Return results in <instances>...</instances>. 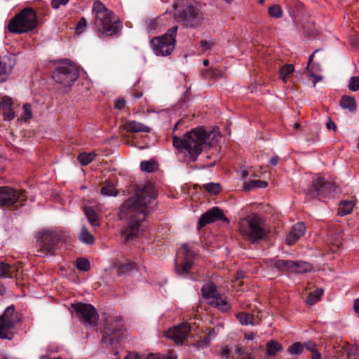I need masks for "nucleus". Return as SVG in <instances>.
Instances as JSON below:
<instances>
[{
  "instance_id": "6ab92c4d",
  "label": "nucleus",
  "mask_w": 359,
  "mask_h": 359,
  "mask_svg": "<svg viewBox=\"0 0 359 359\" xmlns=\"http://www.w3.org/2000/svg\"><path fill=\"white\" fill-rule=\"evenodd\" d=\"M114 267L116 269V274L118 276H128L133 271L137 269V264L134 262H116L114 264Z\"/></svg>"
},
{
  "instance_id": "c756f323",
  "label": "nucleus",
  "mask_w": 359,
  "mask_h": 359,
  "mask_svg": "<svg viewBox=\"0 0 359 359\" xmlns=\"http://www.w3.org/2000/svg\"><path fill=\"white\" fill-rule=\"evenodd\" d=\"M282 349L281 344L275 340H271L266 344V353L269 356L275 355Z\"/></svg>"
},
{
  "instance_id": "6e6552de",
  "label": "nucleus",
  "mask_w": 359,
  "mask_h": 359,
  "mask_svg": "<svg viewBox=\"0 0 359 359\" xmlns=\"http://www.w3.org/2000/svg\"><path fill=\"white\" fill-rule=\"evenodd\" d=\"M123 327L120 318H107L102 331L101 343L108 348L115 347L123 339Z\"/></svg>"
},
{
  "instance_id": "1a4fd4ad",
  "label": "nucleus",
  "mask_w": 359,
  "mask_h": 359,
  "mask_svg": "<svg viewBox=\"0 0 359 359\" xmlns=\"http://www.w3.org/2000/svg\"><path fill=\"white\" fill-rule=\"evenodd\" d=\"M20 320L21 315L15 312L14 306L7 307L0 316V338L11 340L16 331L15 325Z\"/></svg>"
},
{
  "instance_id": "5701e85b",
  "label": "nucleus",
  "mask_w": 359,
  "mask_h": 359,
  "mask_svg": "<svg viewBox=\"0 0 359 359\" xmlns=\"http://www.w3.org/2000/svg\"><path fill=\"white\" fill-rule=\"evenodd\" d=\"M340 106L348 110L350 112H354L357 109V104L353 97L350 95H343L340 100Z\"/></svg>"
},
{
  "instance_id": "c85d7f7f",
  "label": "nucleus",
  "mask_w": 359,
  "mask_h": 359,
  "mask_svg": "<svg viewBox=\"0 0 359 359\" xmlns=\"http://www.w3.org/2000/svg\"><path fill=\"white\" fill-rule=\"evenodd\" d=\"M354 207L352 201H344L339 203L338 208V214L341 216L346 215L351 212Z\"/></svg>"
},
{
  "instance_id": "7c9ffc66",
  "label": "nucleus",
  "mask_w": 359,
  "mask_h": 359,
  "mask_svg": "<svg viewBox=\"0 0 359 359\" xmlns=\"http://www.w3.org/2000/svg\"><path fill=\"white\" fill-rule=\"evenodd\" d=\"M323 293L324 290L323 288L316 289L315 291L309 294L306 302L309 305H313L320 299Z\"/></svg>"
},
{
  "instance_id": "09e8293b",
  "label": "nucleus",
  "mask_w": 359,
  "mask_h": 359,
  "mask_svg": "<svg viewBox=\"0 0 359 359\" xmlns=\"http://www.w3.org/2000/svg\"><path fill=\"white\" fill-rule=\"evenodd\" d=\"M86 25H87L86 20L85 19L84 17H81L76 25V27H75L76 33L77 34H80L81 33H82L83 31V29L86 27Z\"/></svg>"
},
{
  "instance_id": "412c9836",
  "label": "nucleus",
  "mask_w": 359,
  "mask_h": 359,
  "mask_svg": "<svg viewBox=\"0 0 359 359\" xmlns=\"http://www.w3.org/2000/svg\"><path fill=\"white\" fill-rule=\"evenodd\" d=\"M293 261L275 259L272 260L271 266L280 272H291L292 269Z\"/></svg>"
},
{
  "instance_id": "680f3d73",
  "label": "nucleus",
  "mask_w": 359,
  "mask_h": 359,
  "mask_svg": "<svg viewBox=\"0 0 359 359\" xmlns=\"http://www.w3.org/2000/svg\"><path fill=\"white\" fill-rule=\"evenodd\" d=\"M306 348L311 352L316 350V344L312 341H309L304 344Z\"/></svg>"
},
{
  "instance_id": "338daca9",
  "label": "nucleus",
  "mask_w": 359,
  "mask_h": 359,
  "mask_svg": "<svg viewBox=\"0 0 359 359\" xmlns=\"http://www.w3.org/2000/svg\"><path fill=\"white\" fill-rule=\"evenodd\" d=\"M354 311L356 313L359 314V298L354 301Z\"/></svg>"
},
{
  "instance_id": "0e129e2a",
  "label": "nucleus",
  "mask_w": 359,
  "mask_h": 359,
  "mask_svg": "<svg viewBox=\"0 0 359 359\" xmlns=\"http://www.w3.org/2000/svg\"><path fill=\"white\" fill-rule=\"evenodd\" d=\"M131 94H132V96H133L134 98H135V99H139V98H140V97L142 96V95H143L142 92L138 91V90H136V89H133V90H132Z\"/></svg>"
},
{
  "instance_id": "f03ea898",
  "label": "nucleus",
  "mask_w": 359,
  "mask_h": 359,
  "mask_svg": "<svg viewBox=\"0 0 359 359\" xmlns=\"http://www.w3.org/2000/svg\"><path fill=\"white\" fill-rule=\"evenodd\" d=\"M92 13L94 29L100 36H114L121 32L122 26L119 18L101 1L93 2Z\"/></svg>"
},
{
  "instance_id": "5fc2aeb1",
  "label": "nucleus",
  "mask_w": 359,
  "mask_h": 359,
  "mask_svg": "<svg viewBox=\"0 0 359 359\" xmlns=\"http://www.w3.org/2000/svg\"><path fill=\"white\" fill-rule=\"evenodd\" d=\"M3 115L5 120L11 121L15 118V113L13 111L12 109L9 110H6L3 111Z\"/></svg>"
},
{
  "instance_id": "b1692460",
  "label": "nucleus",
  "mask_w": 359,
  "mask_h": 359,
  "mask_svg": "<svg viewBox=\"0 0 359 359\" xmlns=\"http://www.w3.org/2000/svg\"><path fill=\"white\" fill-rule=\"evenodd\" d=\"M313 266L306 262L293 261L292 269L291 272L296 273H305L311 271Z\"/></svg>"
},
{
  "instance_id": "72a5a7b5",
  "label": "nucleus",
  "mask_w": 359,
  "mask_h": 359,
  "mask_svg": "<svg viewBox=\"0 0 359 359\" xmlns=\"http://www.w3.org/2000/svg\"><path fill=\"white\" fill-rule=\"evenodd\" d=\"M236 318L243 325H248L253 324L254 317L252 314L245 312H239L236 315Z\"/></svg>"
},
{
  "instance_id": "603ef678",
  "label": "nucleus",
  "mask_w": 359,
  "mask_h": 359,
  "mask_svg": "<svg viewBox=\"0 0 359 359\" xmlns=\"http://www.w3.org/2000/svg\"><path fill=\"white\" fill-rule=\"evenodd\" d=\"M69 0H52L51 6L54 9H57L61 5H66Z\"/></svg>"
},
{
  "instance_id": "13d9d810",
  "label": "nucleus",
  "mask_w": 359,
  "mask_h": 359,
  "mask_svg": "<svg viewBox=\"0 0 359 359\" xmlns=\"http://www.w3.org/2000/svg\"><path fill=\"white\" fill-rule=\"evenodd\" d=\"M208 332L205 338L209 339V341H210V340L212 339H214L217 333L215 332V330L214 328L208 329Z\"/></svg>"
},
{
  "instance_id": "4d7b16f0",
  "label": "nucleus",
  "mask_w": 359,
  "mask_h": 359,
  "mask_svg": "<svg viewBox=\"0 0 359 359\" xmlns=\"http://www.w3.org/2000/svg\"><path fill=\"white\" fill-rule=\"evenodd\" d=\"M177 356L172 350H170L167 355L161 354V359H177Z\"/></svg>"
},
{
  "instance_id": "a211bd4d",
  "label": "nucleus",
  "mask_w": 359,
  "mask_h": 359,
  "mask_svg": "<svg viewBox=\"0 0 359 359\" xmlns=\"http://www.w3.org/2000/svg\"><path fill=\"white\" fill-rule=\"evenodd\" d=\"M306 231V227L303 222H298L292 226L286 237V243L293 245L302 237Z\"/></svg>"
},
{
  "instance_id": "393cba45",
  "label": "nucleus",
  "mask_w": 359,
  "mask_h": 359,
  "mask_svg": "<svg viewBox=\"0 0 359 359\" xmlns=\"http://www.w3.org/2000/svg\"><path fill=\"white\" fill-rule=\"evenodd\" d=\"M85 215L89 222V223L93 226H100V219L92 207H85L84 208Z\"/></svg>"
},
{
  "instance_id": "79ce46f5",
  "label": "nucleus",
  "mask_w": 359,
  "mask_h": 359,
  "mask_svg": "<svg viewBox=\"0 0 359 359\" xmlns=\"http://www.w3.org/2000/svg\"><path fill=\"white\" fill-rule=\"evenodd\" d=\"M330 243L337 249L342 245V237L340 233H334L329 238Z\"/></svg>"
},
{
  "instance_id": "052dcab7",
  "label": "nucleus",
  "mask_w": 359,
  "mask_h": 359,
  "mask_svg": "<svg viewBox=\"0 0 359 359\" xmlns=\"http://www.w3.org/2000/svg\"><path fill=\"white\" fill-rule=\"evenodd\" d=\"M279 157L278 156H273L271 158L269 161V165L272 167L277 165L279 161Z\"/></svg>"
},
{
  "instance_id": "69168bd1",
  "label": "nucleus",
  "mask_w": 359,
  "mask_h": 359,
  "mask_svg": "<svg viewBox=\"0 0 359 359\" xmlns=\"http://www.w3.org/2000/svg\"><path fill=\"white\" fill-rule=\"evenodd\" d=\"M320 353L316 351V350L311 352V359H320Z\"/></svg>"
},
{
  "instance_id": "dca6fc26",
  "label": "nucleus",
  "mask_w": 359,
  "mask_h": 359,
  "mask_svg": "<svg viewBox=\"0 0 359 359\" xmlns=\"http://www.w3.org/2000/svg\"><path fill=\"white\" fill-rule=\"evenodd\" d=\"M184 249V259L180 264L175 262V270L177 274L184 276L189 273L194 264V252L186 243L182 245Z\"/></svg>"
},
{
  "instance_id": "49530a36",
  "label": "nucleus",
  "mask_w": 359,
  "mask_h": 359,
  "mask_svg": "<svg viewBox=\"0 0 359 359\" xmlns=\"http://www.w3.org/2000/svg\"><path fill=\"white\" fill-rule=\"evenodd\" d=\"M13 104L12 99L8 96H4L0 102V109L4 111L11 109Z\"/></svg>"
},
{
  "instance_id": "20e7f679",
  "label": "nucleus",
  "mask_w": 359,
  "mask_h": 359,
  "mask_svg": "<svg viewBox=\"0 0 359 359\" xmlns=\"http://www.w3.org/2000/svg\"><path fill=\"white\" fill-rule=\"evenodd\" d=\"M37 25L36 11L32 8L27 7L11 19L8 24V29L13 34H22L32 31Z\"/></svg>"
},
{
  "instance_id": "864d4df0",
  "label": "nucleus",
  "mask_w": 359,
  "mask_h": 359,
  "mask_svg": "<svg viewBox=\"0 0 359 359\" xmlns=\"http://www.w3.org/2000/svg\"><path fill=\"white\" fill-rule=\"evenodd\" d=\"M220 355L226 359H233V356L231 355L230 349L228 346H225L220 352Z\"/></svg>"
},
{
  "instance_id": "c03bdc74",
  "label": "nucleus",
  "mask_w": 359,
  "mask_h": 359,
  "mask_svg": "<svg viewBox=\"0 0 359 359\" xmlns=\"http://www.w3.org/2000/svg\"><path fill=\"white\" fill-rule=\"evenodd\" d=\"M76 263L79 271H88L90 269V262L87 259L79 258Z\"/></svg>"
},
{
  "instance_id": "f257e3e1",
  "label": "nucleus",
  "mask_w": 359,
  "mask_h": 359,
  "mask_svg": "<svg viewBox=\"0 0 359 359\" xmlns=\"http://www.w3.org/2000/svg\"><path fill=\"white\" fill-rule=\"evenodd\" d=\"M157 195L154 186L148 183L139 187L133 196L126 200L121 206L119 217L128 221V224L122 229L121 234L125 241L136 237L140 231V224L144 221L151 204Z\"/></svg>"
},
{
  "instance_id": "39448f33",
  "label": "nucleus",
  "mask_w": 359,
  "mask_h": 359,
  "mask_svg": "<svg viewBox=\"0 0 359 359\" xmlns=\"http://www.w3.org/2000/svg\"><path fill=\"white\" fill-rule=\"evenodd\" d=\"M240 231L251 243L264 239L267 235L264 218L257 214L250 215L241 224Z\"/></svg>"
},
{
  "instance_id": "f704fd0d",
  "label": "nucleus",
  "mask_w": 359,
  "mask_h": 359,
  "mask_svg": "<svg viewBox=\"0 0 359 359\" xmlns=\"http://www.w3.org/2000/svg\"><path fill=\"white\" fill-rule=\"evenodd\" d=\"M100 192L102 195L107 196H116L118 194L117 189L112 184L109 182H105L104 184L101 189Z\"/></svg>"
},
{
  "instance_id": "473e14b6",
  "label": "nucleus",
  "mask_w": 359,
  "mask_h": 359,
  "mask_svg": "<svg viewBox=\"0 0 359 359\" xmlns=\"http://www.w3.org/2000/svg\"><path fill=\"white\" fill-rule=\"evenodd\" d=\"M158 163L154 160L143 161L140 163V169L147 172H153L158 169Z\"/></svg>"
},
{
  "instance_id": "a878e982",
  "label": "nucleus",
  "mask_w": 359,
  "mask_h": 359,
  "mask_svg": "<svg viewBox=\"0 0 359 359\" xmlns=\"http://www.w3.org/2000/svg\"><path fill=\"white\" fill-rule=\"evenodd\" d=\"M208 304L222 311H226L230 309V305L225 300L222 299L220 294L214 299L210 300Z\"/></svg>"
},
{
  "instance_id": "37998d69",
  "label": "nucleus",
  "mask_w": 359,
  "mask_h": 359,
  "mask_svg": "<svg viewBox=\"0 0 359 359\" xmlns=\"http://www.w3.org/2000/svg\"><path fill=\"white\" fill-rule=\"evenodd\" d=\"M304 346L300 342H295L287 348V352L291 355H299L304 351Z\"/></svg>"
},
{
  "instance_id": "bf43d9fd",
  "label": "nucleus",
  "mask_w": 359,
  "mask_h": 359,
  "mask_svg": "<svg viewBox=\"0 0 359 359\" xmlns=\"http://www.w3.org/2000/svg\"><path fill=\"white\" fill-rule=\"evenodd\" d=\"M326 126L328 130H332L334 131L337 130L336 124L330 118H329L328 121L327 122Z\"/></svg>"
},
{
  "instance_id": "cd10ccee",
  "label": "nucleus",
  "mask_w": 359,
  "mask_h": 359,
  "mask_svg": "<svg viewBox=\"0 0 359 359\" xmlns=\"http://www.w3.org/2000/svg\"><path fill=\"white\" fill-rule=\"evenodd\" d=\"M79 240L87 245H92L94 243L95 239L93 236L88 231L86 226H82L81 232L79 236Z\"/></svg>"
},
{
  "instance_id": "423d86ee",
  "label": "nucleus",
  "mask_w": 359,
  "mask_h": 359,
  "mask_svg": "<svg viewBox=\"0 0 359 359\" xmlns=\"http://www.w3.org/2000/svg\"><path fill=\"white\" fill-rule=\"evenodd\" d=\"M178 26L175 25L164 34L151 39V47L157 56L170 55L174 50Z\"/></svg>"
},
{
  "instance_id": "f8f14e48",
  "label": "nucleus",
  "mask_w": 359,
  "mask_h": 359,
  "mask_svg": "<svg viewBox=\"0 0 359 359\" xmlns=\"http://www.w3.org/2000/svg\"><path fill=\"white\" fill-rule=\"evenodd\" d=\"M336 185L324 177H318L312 180L311 185L306 190V195L310 198H322L330 196L335 191Z\"/></svg>"
},
{
  "instance_id": "0eeeda50",
  "label": "nucleus",
  "mask_w": 359,
  "mask_h": 359,
  "mask_svg": "<svg viewBox=\"0 0 359 359\" xmlns=\"http://www.w3.org/2000/svg\"><path fill=\"white\" fill-rule=\"evenodd\" d=\"M175 18L187 28L195 29L201 26L204 21V15L201 11L192 4L182 6L177 10L176 4L173 5Z\"/></svg>"
},
{
  "instance_id": "2eb2a0df",
  "label": "nucleus",
  "mask_w": 359,
  "mask_h": 359,
  "mask_svg": "<svg viewBox=\"0 0 359 359\" xmlns=\"http://www.w3.org/2000/svg\"><path fill=\"white\" fill-rule=\"evenodd\" d=\"M218 220L229 222L222 209L219 207H213L201 215L198 221L197 228L198 229H201L207 224L213 223Z\"/></svg>"
},
{
  "instance_id": "de8ad7c7",
  "label": "nucleus",
  "mask_w": 359,
  "mask_h": 359,
  "mask_svg": "<svg viewBox=\"0 0 359 359\" xmlns=\"http://www.w3.org/2000/svg\"><path fill=\"white\" fill-rule=\"evenodd\" d=\"M348 87L353 92L358 91L359 90V76H351Z\"/></svg>"
},
{
  "instance_id": "a18cd8bd",
  "label": "nucleus",
  "mask_w": 359,
  "mask_h": 359,
  "mask_svg": "<svg viewBox=\"0 0 359 359\" xmlns=\"http://www.w3.org/2000/svg\"><path fill=\"white\" fill-rule=\"evenodd\" d=\"M32 118V106L29 103L23 105V113L21 115V119L27 121Z\"/></svg>"
},
{
  "instance_id": "4c0bfd02",
  "label": "nucleus",
  "mask_w": 359,
  "mask_h": 359,
  "mask_svg": "<svg viewBox=\"0 0 359 359\" xmlns=\"http://www.w3.org/2000/svg\"><path fill=\"white\" fill-rule=\"evenodd\" d=\"M203 187L206 191L213 195L218 194L222 190V187L219 183L210 182L204 184Z\"/></svg>"
},
{
  "instance_id": "ea45409f",
  "label": "nucleus",
  "mask_w": 359,
  "mask_h": 359,
  "mask_svg": "<svg viewBox=\"0 0 359 359\" xmlns=\"http://www.w3.org/2000/svg\"><path fill=\"white\" fill-rule=\"evenodd\" d=\"M269 16L275 18H280L283 16V11L280 6L274 4L268 9Z\"/></svg>"
},
{
  "instance_id": "58836bf2",
  "label": "nucleus",
  "mask_w": 359,
  "mask_h": 359,
  "mask_svg": "<svg viewBox=\"0 0 359 359\" xmlns=\"http://www.w3.org/2000/svg\"><path fill=\"white\" fill-rule=\"evenodd\" d=\"M205 76L208 79L222 78L224 76V72L217 68H210L204 72Z\"/></svg>"
},
{
  "instance_id": "bb28decb",
  "label": "nucleus",
  "mask_w": 359,
  "mask_h": 359,
  "mask_svg": "<svg viewBox=\"0 0 359 359\" xmlns=\"http://www.w3.org/2000/svg\"><path fill=\"white\" fill-rule=\"evenodd\" d=\"M97 156L95 152H82L78 155L77 160L83 166L90 164Z\"/></svg>"
},
{
  "instance_id": "f3484780",
  "label": "nucleus",
  "mask_w": 359,
  "mask_h": 359,
  "mask_svg": "<svg viewBox=\"0 0 359 359\" xmlns=\"http://www.w3.org/2000/svg\"><path fill=\"white\" fill-rule=\"evenodd\" d=\"M191 326L183 323L178 326L169 329L165 332V337L172 339L177 344H182L185 339L189 336Z\"/></svg>"
},
{
  "instance_id": "e2e57ef3",
  "label": "nucleus",
  "mask_w": 359,
  "mask_h": 359,
  "mask_svg": "<svg viewBox=\"0 0 359 359\" xmlns=\"http://www.w3.org/2000/svg\"><path fill=\"white\" fill-rule=\"evenodd\" d=\"M157 27V22L156 20H150L148 24V29L153 30L156 29Z\"/></svg>"
},
{
  "instance_id": "9d476101",
  "label": "nucleus",
  "mask_w": 359,
  "mask_h": 359,
  "mask_svg": "<svg viewBox=\"0 0 359 359\" xmlns=\"http://www.w3.org/2000/svg\"><path fill=\"white\" fill-rule=\"evenodd\" d=\"M64 233L61 231L43 230L39 233L41 242L39 252L44 255H53L55 254L59 245L64 241Z\"/></svg>"
},
{
  "instance_id": "aec40b11",
  "label": "nucleus",
  "mask_w": 359,
  "mask_h": 359,
  "mask_svg": "<svg viewBox=\"0 0 359 359\" xmlns=\"http://www.w3.org/2000/svg\"><path fill=\"white\" fill-rule=\"evenodd\" d=\"M123 128L128 133H149L151 129L142 123L136 121H128L123 125Z\"/></svg>"
},
{
  "instance_id": "a19ab883",
  "label": "nucleus",
  "mask_w": 359,
  "mask_h": 359,
  "mask_svg": "<svg viewBox=\"0 0 359 359\" xmlns=\"http://www.w3.org/2000/svg\"><path fill=\"white\" fill-rule=\"evenodd\" d=\"M268 186V183L266 181L261 180H252L248 184L245 186V190H250L252 188H266Z\"/></svg>"
},
{
  "instance_id": "4be33fe9",
  "label": "nucleus",
  "mask_w": 359,
  "mask_h": 359,
  "mask_svg": "<svg viewBox=\"0 0 359 359\" xmlns=\"http://www.w3.org/2000/svg\"><path fill=\"white\" fill-rule=\"evenodd\" d=\"M203 297L205 299H214L219 293L217 292V286L213 283H208L201 289Z\"/></svg>"
},
{
  "instance_id": "774afa93",
  "label": "nucleus",
  "mask_w": 359,
  "mask_h": 359,
  "mask_svg": "<svg viewBox=\"0 0 359 359\" xmlns=\"http://www.w3.org/2000/svg\"><path fill=\"white\" fill-rule=\"evenodd\" d=\"M147 359H161V353H150Z\"/></svg>"
},
{
  "instance_id": "2f4dec72",
  "label": "nucleus",
  "mask_w": 359,
  "mask_h": 359,
  "mask_svg": "<svg viewBox=\"0 0 359 359\" xmlns=\"http://www.w3.org/2000/svg\"><path fill=\"white\" fill-rule=\"evenodd\" d=\"M13 66L14 64L11 61V64L8 65V64L6 62L0 60V76H3L1 78V83L4 82L6 81V76L12 72Z\"/></svg>"
},
{
  "instance_id": "9b49d317",
  "label": "nucleus",
  "mask_w": 359,
  "mask_h": 359,
  "mask_svg": "<svg viewBox=\"0 0 359 359\" xmlns=\"http://www.w3.org/2000/svg\"><path fill=\"white\" fill-rule=\"evenodd\" d=\"M79 76L78 68L70 63H64L57 66L52 74V78L56 83L65 87H71Z\"/></svg>"
},
{
  "instance_id": "6e6d98bb",
  "label": "nucleus",
  "mask_w": 359,
  "mask_h": 359,
  "mask_svg": "<svg viewBox=\"0 0 359 359\" xmlns=\"http://www.w3.org/2000/svg\"><path fill=\"white\" fill-rule=\"evenodd\" d=\"M126 106V100L120 98L116 100L114 107L117 109H122Z\"/></svg>"
},
{
  "instance_id": "c9c22d12",
  "label": "nucleus",
  "mask_w": 359,
  "mask_h": 359,
  "mask_svg": "<svg viewBox=\"0 0 359 359\" xmlns=\"http://www.w3.org/2000/svg\"><path fill=\"white\" fill-rule=\"evenodd\" d=\"M294 71L293 65L287 64L285 65L280 69V79L284 82H287L286 76L292 74Z\"/></svg>"
},
{
  "instance_id": "e433bc0d",
  "label": "nucleus",
  "mask_w": 359,
  "mask_h": 359,
  "mask_svg": "<svg viewBox=\"0 0 359 359\" xmlns=\"http://www.w3.org/2000/svg\"><path fill=\"white\" fill-rule=\"evenodd\" d=\"M13 266L4 262H0V278H11Z\"/></svg>"
},
{
  "instance_id": "ddd939ff",
  "label": "nucleus",
  "mask_w": 359,
  "mask_h": 359,
  "mask_svg": "<svg viewBox=\"0 0 359 359\" xmlns=\"http://www.w3.org/2000/svg\"><path fill=\"white\" fill-rule=\"evenodd\" d=\"M71 308L75 313L76 316L84 325L94 327L97 325L99 315L93 305L83 302H76L72 304Z\"/></svg>"
},
{
  "instance_id": "7ed1b4c3",
  "label": "nucleus",
  "mask_w": 359,
  "mask_h": 359,
  "mask_svg": "<svg viewBox=\"0 0 359 359\" xmlns=\"http://www.w3.org/2000/svg\"><path fill=\"white\" fill-rule=\"evenodd\" d=\"M210 134L203 127L191 129L182 137L174 135L172 145L179 152H186L191 161H195L203 151V146Z\"/></svg>"
},
{
  "instance_id": "8fccbe9b",
  "label": "nucleus",
  "mask_w": 359,
  "mask_h": 359,
  "mask_svg": "<svg viewBox=\"0 0 359 359\" xmlns=\"http://www.w3.org/2000/svg\"><path fill=\"white\" fill-rule=\"evenodd\" d=\"M210 346V341L209 339H206L205 337L203 339H201L199 341H197L196 343L193 344V346L197 349L199 350L200 348H205Z\"/></svg>"
},
{
  "instance_id": "4468645a",
  "label": "nucleus",
  "mask_w": 359,
  "mask_h": 359,
  "mask_svg": "<svg viewBox=\"0 0 359 359\" xmlns=\"http://www.w3.org/2000/svg\"><path fill=\"white\" fill-rule=\"evenodd\" d=\"M25 192L12 187H0V206L11 207L16 203L23 205V203L27 199Z\"/></svg>"
},
{
  "instance_id": "3c124183",
  "label": "nucleus",
  "mask_w": 359,
  "mask_h": 359,
  "mask_svg": "<svg viewBox=\"0 0 359 359\" xmlns=\"http://www.w3.org/2000/svg\"><path fill=\"white\" fill-rule=\"evenodd\" d=\"M214 43L212 41H208L207 40H201L200 41V46L203 51H206L207 50L211 49Z\"/></svg>"
}]
</instances>
